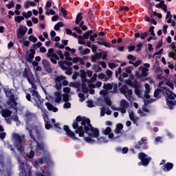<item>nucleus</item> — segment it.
<instances>
[{
    "mask_svg": "<svg viewBox=\"0 0 176 176\" xmlns=\"http://www.w3.org/2000/svg\"><path fill=\"white\" fill-rule=\"evenodd\" d=\"M97 36H98V35L97 34H96V33H94V34H90V36H89V39H90V41H91V42H94V41H96V38H97Z\"/></svg>",
    "mask_w": 176,
    "mask_h": 176,
    "instance_id": "49530a36",
    "label": "nucleus"
},
{
    "mask_svg": "<svg viewBox=\"0 0 176 176\" xmlns=\"http://www.w3.org/2000/svg\"><path fill=\"white\" fill-rule=\"evenodd\" d=\"M127 90H129V87H127V85H123L120 89V93H122V94H124V96L126 97V100H130V99L129 98V96H127Z\"/></svg>",
    "mask_w": 176,
    "mask_h": 176,
    "instance_id": "a211bd4d",
    "label": "nucleus"
},
{
    "mask_svg": "<svg viewBox=\"0 0 176 176\" xmlns=\"http://www.w3.org/2000/svg\"><path fill=\"white\" fill-rule=\"evenodd\" d=\"M166 104L169 107V109H174V107L176 105V101L174 100V96L173 94H167Z\"/></svg>",
    "mask_w": 176,
    "mask_h": 176,
    "instance_id": "6e6552de",
    "label": "nucleus"
},
{
    "mask_svg": "<svg viewBox=\"0 0 176 176\" xmlns=\"http://www.w3.org/2000/svg\"><path fill=\"white\" fill-rule=\"evenodd\" d=\"M23 78H30L32 77V79H34V74L32 72L27 69H24V72L23 73Z\"/></svg>",
    "mask_w": 176,
    "mask_h": 176,
    "instance_id": "4be33fe9",
    "label": "nucleus"
},
{
    "mask_svg": "<svg viewBox=\"0 0 176 176\" xmlns=\"http://www.w3.org/2000/svg\"><path fill=\"white\" fill-rule=\"evenodd\" d=\"M54 128L55 129V131L58 133H61L63 131V128L60 127V123L58 122L54 124Z\"/></svg>",
    "mask_w": 176,
    "mask_h": 176,
    "instance_id": "bb28decb",
    "label": "nucleus"
},
{
    "mask_svg": "<svg viewBox=\"0 0 176 176\" xmlns=\"http://www.w3.org/2000/svg\"><path fill=\"white\" fill-rule=\"evenodd\" d=\"M72 87H76V89H78V91H80V89H79V87H80V84L79 82H73L72 83Z\"/></svg>",
    "mask_w": 176,
    "mask_h": 176,
    "instance_id": "8fccbe9b",
    "label": "nucleus"
},
{
    "mask_svg": "<svg viewBox=\"0 0 176 176\" xmlns=\"http://www.w3.org/2000/svg\"><path fill=\"white\" fill-rule=\"evenodd\" d=\"M121 108H129V102L126 100H122L120 102Z\"/></svg>",
    "mask_w": 176,
    "mask_h": 176,
    "instance_id": "c756f323",
    "label": "nucleus"
},
{
    "mask_svg": "<svg viewBox=\"0 0 176 176\" xmlns=\"http://www.w3.org/2000/svg\"><path fill=\"white\" fill-rule=\"evenodd\" d=\"M65 71L66 75H72V67H69L67 69H65Z\"/></svg>",
    "mask_w": 176,
    "mask_h": 176,
    "instance_id": "6e6d98bb",
    "label": "nucleus"
},
{
    "mask_svg": "<svg viewBox=\"0 0 176 176\" xmlns=\"http://www.w3.org/2000/svg\"><path fill=\"white\" fill-rule=\"evenodd\" d=\"M138 157L140 160L138 163V166H144V167H146L151 163V160H152V157L148 156L145 153L141 152L138 154Z\"/></svg>",
    "mask_w": 176,
    "mask_h": 176,
    "instance_id": "7ed1b4c3",
    "label": "nucleus"
},
{
    "mask_svg": "<svg viewBox=\"0 0 176 176\" xmlns=\"http://www.w3.org/2000/svg\"><path fill=\"white\" fill-rule=\"evenodd\" d=\"M134 148L135 149H138V151H146V149H148L146 140H144L143 138H142L140 141H138L137 143H135Z\"/></svg>",
    "mask_w": 176,
    "mask_h": 176,
    "instance_id": "423d86ee",
    "label": "nucleus"
},
{
    "mask_svg": "<svg viewBox=\"0 0 176 176\" xmlns=\"http://www.w3.org/2000/svg\"><path fill=\"white\" fill-rule=\"evenodd\" d=\"M32 96L36 97V99H34V100L36 101V107H40L41 105H43V101L44 100L42 99V97L41 96V95L39 94V92H38V91L36 90H33L32 92Z\"/></svg>",
    "mask_w": 176,
    "mask_h": 176,
    "instance_id": "1a4fd4ad",
    "label": "nucleus"
},
{
    "mask_svg": "<svg viewBox=\"0 0 176 176\" xmlns=\"http://www.w3.org/2000/svg\"><path fill=\"white\" fill-rule=\"evenodd\" d=\"M35 164H37V166H39V164H43V159L39 158L35 160Z\"/></svg>",
    "mask_w": 176,
    "mask_h": 176,
    "instance_id": "4d7b16f0",
    "label": "nucleus"
},
{
    "mask_svg": "<svg viewBox=\"0 0 176 176\" xmlns=\"http://www.w3.org/2000/svg\"><path fill=\"white\" fill-rule=\"evenodd\" d=\"M26 130H28L31 140H33V141L36 142L37 145V149H40V151H45V144H43V142H42L40 143L39 142H38V140H36V138H35L34 133H32V129L27 126Z\"/></svg>",
    "mask_w": 176,
    "mask_h": 176,
    "instance_id": "39448f33",
    "label": "nucleus"
},
{
    "mask_svg": "<svg viewBox=\"0 0 176 176\" xmlns=\"http://www.w3.org/2000/svg\"><path fill=\"white\" fill-rule=\"evenodd\" d=\"M23 20H24V16H14V21H15V23H17L18 24H20V23H21V21H23Z\"/></svg>",
    "mask_w": 176,
    "mask_h": 176,
    "instance_id": "473e14b6",
    "label": "nucleus"
},
{
    "mask_svg": "<svg viewBox=\"0 0 176 176\" xmlns=\"http://www.w3.org/2000/svg\"><path fill=\"white\" fill-rule=\"evenodd\" d=\"M113 85H112V84L111 83H107L105 84L104 83L103 85V89H104V90H111V89H113Z\"/></svg>",
    "mask_w": 176,
    "mask_h": 176,
    "instance_id": "c9c22d12",
    "label": "nucleus"
},
{
    "mask_svg": "<svg viewBox=\"0 0 176 176\" xmlns=\"http://www.w3.org/2000/svg\"><path fill=\"white\" fill-rule=\"evenodd\" d=\"M64 56L65 57L66 61H72V58L71 57V54L69 52H65Z\"/></svg>",
    "mask_w": 176,
    "mask_h": 176,
    "instance_id": "2f4dec72",
    "label": "nucleus"
},
{
    "mask_svg": "<svg viewBox=\"0 0 176 176\" xmlns=\"http://www.w3.org/2000/svg\"><path fill=\"white\" fill-rule=\"evenodd\" d=\"M78 43L79 45H85V38H83V36H78Z\"/></svg>",
    "mask_w": 176,
    "mask_h": 176,
    "instance_id": "3c124183",
    "label": "nucleus"
},
{
    "mask_svg": "<svg viewBox=\"0 0 176 176\" xmlns=\"http://www.w3.org/2000/svg\"><path fill=\"white\" fill-rule=\"evenodd\" d=\"M139 71L142 72V73L140 75V78H145L148 76V71H149V69L140 66L139 67Z\"/></svg>",
    "mask_w": 176,
    "mask_h": 176,
    "instance_id": "2eb2a0df",
    "label": "nucleus"
},
{
    "mask_svg": "<svg viewBox=\"0 0 176 176\" xmlns=\"http://www.w3.org/2000/svg\"><path fill=\"white\" fill-rule=\"evenodd\" d=\"M155 26H151L148 29V31L150 32V35L153 37H156V34H155Z\"/></svg>",
    "mask_w": 176,
    "mask_h": 176,
    "instance_id": "58836bf2",
    "label": "nucleus"
},
{
    "mask_svg": "<svg viewBox=\"0 0 176 176\" xmlns=\"http://www.w3.org/2000/svg\"><path fill=\"white\" fill-rule=\"evenodd\" d=\"M58 64L59 65V67L61 68V69H63V71H65V69H68V67H67V66L64 65V61L63 60H59L58 62Z\"/></svg>",
    "mask_w": 176,
    "mask_h": 176,
    "instance_id": "f704fd0d",
    "label": "nucleus"
},
{
    "mask_svg": "<svg viewBox=\"0 0 176 176\" xmlns=\"http://www.w3.org/2000/svg\"><path fill=\"white\" fill-rule=\"evenodd\" d=\"M102 57V52H96L95 54L91 55V60L92 63H96L97 60H101Z\"/></svg>",
    "mask_w": 176,
    "mask_h": 176,
    "instance_id": "4468645a",
    "label": "nucleus"
},
{
    "mask_svg": "<svg viewBox=\"0 0 176 176\" xmlns=\"http://www.w3.org/2000/svg\"><path fill=\"white\" fill-rule=\"evenodd\" d=\"M120 12H122V10H124V12H129L130 10V8L127 6H122L119 8Z\"/></svg>",
    "mask_w": 176,
    "mask_h": 176,
    "instance_id": "bf43d9fd",
    "label": "nucleus"
},
{
    "mask_svg": "<svg viewBox=\"0 0 176 176\" xmlns=\"http://www.w3.org/2000/svg\"><path fill=\"white\" fill-rule=\"evenodd\" d=\"M142 64V61L141 60H137L135 63H133V67H138Z\"/></svg>",
    "mask_w": 176,
    "mask_h": 176,
    "instance_id": "69168bd1",
    "label": "nucleus"
},
{
    "mask_svg": "<svg viewBox=\"0 0 176 176\" xmlns=\"http://www.w3.org/2000/svg\"><path fill=\"white\" fill-rule=\"evenodd\" d=\"M34 156H35V151L31 150L29 155H28V157L29 159H32V158H34Z\"/></svg>",
    "mask_w": 176,
    "mask_h": 176,
    "instance_id": "052dcab7",
    "label": "nucleus"
},
{
    "mask_svg": "<svg viewBox=\"0 0 176 176\" xmlns=\"http://www.w3.org/2000/svg\"><path fill=\"white\" fill-rule=\"evenodd\" d=\"M3 91L6 97H10L8 102H7V105H9L12 109H17V102L16 101L14 94H12V89L4 88Z\"/></svg>",
    "mask_w": 176,
    "mask_h": 176,
    "instance_id": "f03ea898",
    "label": "nucleus"
},
{
    "mask_svg": "<svg viewBox=\"0 0 176 176\" xmlns=\"http://www.w3.org/2000/svg\"><path fill=\"white\" fill-rule=\"evenodd\" d=\"M63 100L64 101V102H68V101H69V95H68L67 94H63Z\"/></svg>",
    "mask_w": 176,
    "mask_h": 176,
    "instance_id": "c03bdc74",
    "label": "nucleus"
},
{
    "mask_svg": "<svg viewBox=\"0 0 176 176\" xmlns=\"http://www.w3.org/2000/svg\"><path fill=\"white\" fill-rule=\"evenodd\" d=\"M6 6L8 9H12V8H14V1H10L8 4L6 5Z\"/></svg>",
    "mask_w": 176,
    "mask_h": 176,
    "instance_id": "de8ad7c7",
    "label": "nucleus"
},
{
    "mask_svg": "<svg viewBox=\"0 0 176 176\" xmlns=\"http://www.w3.org/2000/svg\"><path fill=\"white\" fill-rule=\"evenodd\" d=\"M15 146H16L17 151L21 153H23V144H21V143H16Z\"/></svg>",
    "mask_w": 176,
    "mask_h": 176,
    "instance_id": "37998d69",
    "label": "nucleus"
},
{
    "mask_svg": "<svg viewBox=\"0 0 176 176\" xmlns=\"http://www.w3.org/2000/svg\"><path fill=\"white\" fill-rule=\"evenodd\" d=\"M30 6H32V7L36 6V3L34 1H25L23 3L24 9H28Z\"/></svg>",
    "mask_w": 176,
    "mask_h": 176,
    "instance_id": "aec40b11",
    "label": "nucleus"
},
{
    "mask_svg": "<svg viewBox=\"0 0 176 176\" xmlns=\"http://www.w3.org/2000/svg\"><path fill=\"white\" fill-rule=\"evenodd\" d=\"M28 41H30V42H33V43H35L36 42L38 41V38L34 35H30L28 37Z\"/></svg>",
    "mask_w": 176,
    "mask_h": 176,
    "instance_id": "79ce46f5",
    "label": "nucleus"
},
{
    "mask_svg": "<svg viewBox=\"0 0 176 176\" xmlns=\"http://www.w3.org/2000/svg\"><path fill=\"white\" fill-rule=\"evenodd\" d=\"M104 100L107 105H108L109 107H111V105H112V101L111 100V98H109V97L106 96L104 98Z\"/></svg>",
    "mask_w": 176,
    "mask_h": 176,
    "instance_id": "4c0bfd02",
    "label": "nucleus"
},
{
    "mask_svg": "<svg viewBox=\"0 0 176 176\" xmlns=\"http://www.w3.org/2000/svg\"><path fill=\"white\" fill-rule=\"evenodd\" d=\"M27 31H28V28L25 26H20L16 32V36L18 39H21L25 34H27Z\"/></svg>",
    "mask_w": 176,
    "mask_h": 176,
    "instance_id": "9b49d317",
    "label": "nucleus"
},
{
    "mask_svg": "<svg viewBox=\"0 0 176 176\" xmlns=\"http://www.w3.org/2000/svg\"><path fill=\"white\" fill-rule=\"evenodd\" d=\"M173 167H174L173 163L167 162L164 165L163 170L164 171H170V170H173Z\"/></svg>",
    "mask_w": 176,
    "mask_h": 176,
    "instance_id": "6ab92c4d",
    "label": "nucleus"
},
{
    "mask_svg": "<svg viewBox=\"0 0 176 176\" xmlns=\"http://www.w3.org/2000/svg\"><path fill=\"white\" fill-rule=\"evenodd\" d=\"M80 78H86V76H87L86 71H85L83 69H80Z\"/></svg>",
    "mask_w": 176,
    "mask_h": 176,
    "instance_id": "13d9d810",
    "label": "nucleus"
},
{
    "mask_svg": "<svg viewBox=\"0 0 176 176\" xmlns=\"http://www.w3.org/2000/svg\"><path fill=\"white\" fill-rule=\"evenodd\" d=\"M56 54H58L60 60H64V54H63V51L61 50H58L56 52Z\"/></svg>",
    "mask_w": 176,
    "mask_h": 176,
    "instance_id": "5fc2aeb1",
    "label": "nucleus"
},
{
    "mask_svg": "<svg viewBox=\"0 0 176 176\" xmlns=\"http://www.w3.org/2000/svg\"><path fill=\"white\" fill-rule=\"evenodd\" d=\"M63 107L65 109H69V108H71V102H65V103L63 104Z\"/></svg>",
    "mask_w": 176,
    "mask_h": 176,
    "instance_id": "e2e57ef3",
    "label": "nucleus"
},
{
    "mask_svg": "<svg viewBox=\"0 0 176 176\" xmlns=\"http://www.w3.org/2000/svg\"><path fill=\"white\" fill-rule=\"evenodd\" d=\"M81 89H82V93H84L85 94L89 93V88H87V85H86L85 82L82 83Z\"/></svg>",
    "mask_w": 176,
    "mask_h": 176,
    "instance_id": "cd10ccee",
    "label": "nucleus"
},
{
    "mask_svg": "<svg viewBox=\"0 0 176 176\" xmlns=\"http://www.w3.org/2000/svg\"><path fill=\"white\" fill-rule=\"evenodd\" d=\"M41 63L45 71H46L47 74H52L53 72L52 65L50 64V62L49 60L46 59H43Z\"/></svg>",
    "mask_w": 176,
    "mask_h": 176,
    "instance_id": "9d476101",
    "label": "nucleus"
},
{
    "mask_svg": "<svg viewBox=\"0 0 176 176\" xmlns=\"http://www.w3.org/2000/svg\"><path fill=\"white\" fill-rule=\"evenodd\" d=\"M74 30H75L80 35H81V34H83V32L82 31V30H80L79 27H74Z\"/></svg>",
    "mask_w": 176,
    "mask_h": 176,
    "instance_id": "338daca9",
    "label": "nucleus"
},
{
    "mask_svg": "<svg viewBox=\"0 0 176 176\" xmlns=\"http://www.w3.org/2000/svg\"><path fill=\"white\" fill-rule=\"evenodd\" d=\"M45 107H47V109L48 111H52V112H58V109L57 107H55L52 104V103L47 102L45 104Z\"/></svg>",
    "mask_w": 176,
    "mask_h": 176,
    "instance_id": "f3484780",
    "label": "nucleus"
},
{
    "mask_svg": "<svg viewBox=\"0 0 176 176\" xmlns=\"http://www.w3.org/2000/svg\"><path fill=\"white\" fill-rule=\"evenodd\" d=\"M34 55H32L31 54H29L28 56L26 58V60L28 63H32V60H34Z\"/></svg>",
    "mask_w": 176,
    "mask_h": 176,
    "instance_id": "09e8293b",
    "label": "nucleus"
},
{
    "mask_svg": "<svg viewBox=\"0 0 176 176\" xmlns=\"http://www.w3.org/2000/svg\"><path fill=\"white\" fill-rule=\"evenodd\" d=\"M63 130L66 133L67 137H69V138H72V140H74L76 141H80V139L78 138H76L75 135V132L72 131L71 129H69V126L68 125H64L63 126Z\"/></svg>",
    "mask_w": 176,
    "mask_h": 176,
    "instance_id": "0eeeda50",
    "label": "nucleus"
},
{
    "mask_svg": "<svg viewBox=\"0 0 176 176\" xmlns=\"http://www.w3.org/2000/svg\"><path fill=\"white\" fill-rule=\"evenodd\" d=\"M31 119H32V113L30 112L26 113L25 120H27V122H31Z\"/></svg>",
    "mask_w": 176,
    "mask_h": 176,
    "instance_id": "a19ab883",
    "label": "nucleus"
},
{
    "mask_svg": "<svg viewBox=\"0 0 176 176\" xmlns=\"http://www.w3.org/2000/svg\"><path fill=\"white\" fill-rule=\"evenodd\" d=\"M94 32H93L92 30H88L87 32L83 34L82 38L84 39H89V38H90V35H91V34H94Z\"/></svg>",
    "mask_w": 176,
    "mask_h": 176,
    "instance_id": "393cba45",
    "label": "nucleus"
},
{
    "mask_svg": "<svg viewBox=\"0 0 176 176\" xmlns=\"http://www.w3.org/2000/svg\"><path fill=\"white\" fill-rule=\"evenodd\" d=\"M47 57L48 58H50V57H52V58H55L56 60H60V57L57 54L54 53V49L50 48L48 50V52L47 54Z\"/></svg>",
    "mask_w": 176,
    "mask_h": 176,
    "instance_id": "f8f14e48",
    "label": "nucleus"
},
{
    "mask_svg": "<svg viewBox=\"0 0 176 176\" xmlns=\"http://www.w3.org/2000/svg\"><path fill=\"white\" fill-rule=\"evenodd\" d=\"M133 69H134V67H133V66H129L125 68V72H126V74H131V71H133Z\"/></svg>",
    "mask_w": 176,
    "mask_h": 176,
    "instance_id": "603ef678",
    "label": "nucleus"
},
{
    "mask_svg": "<svg viewBox=\"0 0 176 176\" xmlns=\"http://www.w3.org/2000/svg\"><path fill=\"white\" fill-rule=\"evenodd\" d=\"M112 131V129L111 127L107 126L104 130L102 131V133L104 135H108Z\"/></svg>",
    "mask_w": 176,
    "mask_h": 176,
    "instance_id": "ea45409f",
    "label": "nucleus"
},
{
    "mask_svg": "<svg viewBox=\"0 0 176 176\" xmlns=\"http://www.w3.org/2000/svg\"><path fill=\"white\" fill-rule=\"evenodd\" d=\"M65 79H67V78L63 75L58 76L54 78L56 83L55 88L56 90H61L63 85L68 86V81ZM61 80H63V83H61Z\"/></svg>",
    "mask_w": 176,
    "mask_h": 176,
    "instance_id": "20e7f679",
    "label": "nucleus"
},
{
    "mask_svg": "<svg viewBox=\"0 0 176 176\" xmlns=\"http://www.w3.org/2000/svg\"><path fill=\"white\" fill-rule=\"evenodd\" d=\"M35 133L36 134L37 140L38 141H42V131L41 130L36 129H35Z\"/></svg>",
    "mask_w": 176,
    "mask_h": 176,
    "instance_id": "a878e982",
    "label": "nucleus"
},
{
    "mask_svg": "<svg viewBox=\"0 0 176 176\" xmlns=\"http://www.w3.org/2000/svg\"><path fill=\"white\" fill-rule=\"evenodd\" d=\"M91 48L93 53H97V46L96 45L92 44Z\"/></svg>",
    "mask_w": 176,
    "mask_h": 176,
    "instance_id": "774afa93",
    "label": "nucleus"
},
{
    "mask_svg": "<svg viewBox=\"0 0 176 176\" xmlns=\"http://www.w3.org/2000/svg\"><path fill=\"white\" fill-rule=\"evenodd\" d=\"M45 126L46 130H50V129H52V127H53V125H52V124H50V122H47L45 123Z\"/></svg>",
    "mask_w": 176,
    "mask_h": 176,
    "instance_id": "680f3d73",
    "label": "nucleus"
},
{
    "mask_svg": "<svg viewBox=\"0 0 176 176\" xmlns=\"http://www.w3.org/2000/svg\"><path fill=\"white\" fill-rule=\"evenodd\" d=\"M82 137H83V139L85 140V142H88V144H94V142H96L95 140L91 139V138H93V137H91V136L86 137V136L83 135Z\"/></svg>",
    "mask_w": 176,
    "mask_h": 176,
    "instance_id": "b1692460",
    "label": "nucleus"
},
{
    "mask_svg": "<svg viewBox=\"0 0 176 176\" xmlns=\"http://www.w3.org/2000/svg\"><path fill=\"white\" fill-rule=\"evenodd\" d=\"M163 90L162 89H157L154 91V97L155 98H160V94L162 93Z\"/></svg>",
    "mask_w": 176,
    "mask_h": 176,
    "instance_id": "7c9ffc66",
    "label": "nucleus"
},
{
    "mask_svg": "<svg viewBox=\"0 0 176 176\" xmlns=\"http://www.w3.org/2000/svg\"><path fill=\"white\" fill-rule=\"evenodd\" d=\"M148 32H144L143 33L140 34L139 32L135 33V38H140V39L143 40L148 36Z\"/></svg>",
    "mask_w": 176,
    "mask_h": 176,
    "instance_id": "412c9836",
    "label": "nucleus"
},
{
    "mask_svg": "<svg viewBox=\"0 0 176 176\" xmlns=\"http://www.w3.org/2000/svg\"><path fill=\"white\" fill-rule=\"evenodd\" d=\"M168 56L169 58H173L174 60H175V53H174L173 52H168Z\"/></svg>",
    "mask_w": 176,
    "mask_h": 176,
    "instance_id": "0e129e2a",
    "label": "nucleus"
},
{
    "mask_svg": "<svg viewBox=\"0 0 176 176\" xmlns=\"http://www.w3.org/2000/svg\"><path fill=\"white\" fill-rule=\"evenodd\" d=\"M126 85H128V86H130L131 87H135V85H138L135 82H133L131 80H125Z\"/></svg>",
    "mask_w": 176,
    "mask_h": 176,
    "instance_id": "72a5a7b5",
    "label": "nucleus"
},
{
    "mask_svg": "<svg viewBox=\"0 0 176 176\" xmlns=\"http://www.w3.org/2000/svg\"><path fill=\"white\" fill-rule=\"evenodd\" d=\"M96 43H98V45H100V46H105V47H111V43H109L96 41Z\"/></svg>",
    "mask_w": 176,
    "mask_h": 176,
    "instance_id": "e433bc0d",
    "label": "nucleus"
},
{
    "mask_svg": "<svg viewBox=\"0 0 176 176\" xmlns=\"http://www.w3.org/2000/svg\"><path fill=\"white\" fill-rule=\"evenodd\" d=\"M74 133L78 134L79 137H83L85 134H88V137L93 138H98L100 137V131L97 128H94L91 124L90 119L86 117L78 116L76 120H73L72 124Z\"/></svg>",
    "mask_w": 176,
    "mask_h": 176,
    "instance_id": "f257e3e1",
    "label": "nucleus"
},
{
    "mask_svg": "<svg viewBox=\"0 0 176 176\" xmlns=\"http://www.w3.org/2000/svg\"><path fill=\"white\" fill-rule=\"evenodd\" d=\"M12 137L14 140L15 141V144H21V142H23V140H24L25 138L24 135L21 137L19 133H14L12 135Z\"/></svg>",
    "mask_w": 176,
    "mask_h": 176,
    "instance_id": "ddd939ff",
    "label": "nucleus"
},
{
    "mask_svg": "<svg viewBox=\"0 0 176 176\" xmlns=\"http://www.w3.org/2000/svg\"><path fill=\"white\" fill-rule=\"evenodd\" d=\"M82 20H83V16L82 15L81 12H78L76 15L75 23L76 24H80Z\"/></svg>",
    "mask_w": 176,
    "mask_h": 176,
    "instance_id": "5701e85b",
    "label": "nucleus"
},
{
    "mask_svg": "<svg viewBox=\"0 0 176 176\" xmlns=\"http://www.w3.org/2000/svg\"><path fill=\"white\" fill-rule=\"evenodd\" d=\"M135 94H136V96H138V97H141V91L140 90V86H138V85H135Z\"/></svg>",
    "mask_w": 176,
    "mask_h": 176,
    "instance_id": "c85d7f7f",
    "label": "nucleus"
},
{
    "mask_svg": "<svg viewBox=\"0 0 176 176\" xmlns=\"http://www.w3.org/2000/svg\"><path fill=\"white\" fill-rule=\"evenodd\" d=\"M0 113H1L3 118H9V116H12V111L5 109H2Z\"/></svg>",
    "mask_w": 176,
    "mask_h": 176,
    "instance_id": "dca6fc26",
    "label": "nucleus"
},
{
    "mask_svg": "<svg viewBox=\"0 0 176 176\" xmlns=\"http://www.w3.org/2000/svg\"><path fill=\"white\" fill-rule=\"evenodd\" d=\"M87 107H88V108H93L94 107V102L91 100H87Z\"/></svg>",
    "mask_w": 176,
    "mask_h": 176,
    "instance_id": "a18cd8bd",
    "label": "nucleus"
},
{
    "mask_svg": "<svg viewBox=\"0 0 176 176\" xmlns=\"http://www.w3.org/2000/svg\"><path fill=\"white\" fill-rule=\"evenodd\" d=\"M60 12H61L62 14L63 15V17L65 19H67V10H65V8L61 7L60 8Z\"/></svg>",
    "mask_w": 176,
    "mask_h": 176,
    "instance_id": "864d4df0",
    "label": "nucleus"
}]
</instances>
